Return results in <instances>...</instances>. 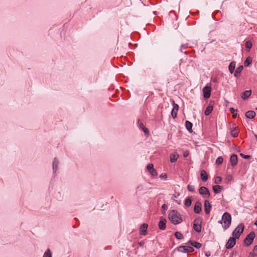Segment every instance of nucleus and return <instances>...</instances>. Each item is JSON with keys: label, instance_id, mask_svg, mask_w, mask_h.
Returning <instances> with one entry per match:
<instances>
[{"label": "nucleus", "instance_id": "obj_23", "mask_svg": "<svg viewBox=\"0 0 257 257\" xmlns=\"http://www.w3.org/2000/svg\"><path fill=\"white\" fill-rule=\"evenodd\" d=\"M192 197H188L186 199L184 203V205L187 207H188L191 205L192 204Z\"/></svg>", "mask_w": 257, "mask_h": 257}, {"label": "nucleus", "instance_id": "obj_36", "mask_svg": "<svg viewBox=\"0 0 257 257\" xmlns=\"http://www.w3.org/2000/svg\"><path fill=\"white\" fill-rule=\"evenodd\" d=\"M187 189H188V190L189 191L192 192H193L195 191V189H194V186H193L192 185H190V184H189L188 185Z\"/></svg>", "mask_w": 257, "mask_h": 257}, {"label": "nucleus", "instance_id": "obj_44", "mask_svg": "<svg viewBox=\"0 0 257 257\" xmlns=\"http://www.w3.org/2000/svg\"><path fill=\"white\" fill-rule=\"evenodd\" d=\"M187 47V46L186 45H182L181 46V48H180V51H181V52H182V49H185Z\"/></svg>", "mask_w": 257, "mask_h": 257}, {"label": "nucleus", "instance_id": "obj_38", "mask_svg": "<svg viewBox=\"0 0 257 257\" xmlns=\"http://www.w3.org/2000/svg\"><path fill=\"white\" fill-rule=\"evenodd\" d=\"M149 172L151 173V174L153 176H157V171L155 169H152V170H151L150 171H149Z\"/></svg>", "mask_w": 257, "mask_h": 257}, {"label": "nucleus", "instance_id": "obj_1", "mask_svg": "<svg viewBox=\"0 0 257 257\" xmlns=\"http://www.w3.org/2000/svg\"><path fill=\"white\" fill-rule=\"evenodd\" d=\"M169 219L174 224H177L181 223L182 221L179 213L175 210H171L169 213Z\"/></svg>", "mask_w": 257, "mask_h": 257}, {"label": "nucleus", "instance_id": "obj_52", "mask_svg": "<svg viewBox=\"0 0 257 257\" xmlns=\"http://www.w3.org/2000/svg\"><path fill=\"white\" fill-rule=\"evenodd\" d=\"M240 156H241L243 157V156H244V155H243L242 154H240Z\"/></svg>", "mask_w": 257, "mask_h": 257}, {"label": "nucleus", "instance_id": "obj_22", "mask_svg": "<svg viewBox=\"0 0 257 257\" xmlns=\"http://www.w3.org/2000/svg\"><path fill=\"white\" fill-rule=\"evenodd\" d=\"M222 189V187L218 185L214 186L213 187V190L215 193H219Z\"/></svg>", "mask_w": 257, "mask_h": 257}, {"label": "nucleus", "instance_id": "obj_3", "mask_svg": "<svg viewBox=\"0 0 257 257\" xmlns=\"http://www.w3.org/2000/svg\"><path fill=\"white\" fill-rule=\"evenodd\" d=\"M244 230V225L243 223H240L233 230L232 235L236 239L239 238L240 235L242 233Z\"/></svg>", "mask_w": 257, "mask_h": 257}, {"label": "nucleus", "instance_id": "obj_15", "mask_svg": "<svg viewBox=\"0 0 257 257\" xmlns=\"http://www.w3.org/2000/svg\"><path fill=\"white\" fill-rule=\"evenodd\" d=\"M230 162L232 166H235L237 163V156L235 154H232L230 158Z\"/></svg>", "mask_w": 257, "mask_h": 257}, {"label": "nucleus", "instance_id": "obj_43", "mask_svg": "<svg viewBox=\"0 0 257 257\" xmlns=\"http://www.w3.org/2000/svg\"><path fill=\"white\" fill-rule=\"evenodd\" d=\"M160 178H163V179H166L167 178V175L166 174H162L160 175Z\"/></svg>", "mask_w": 257, "mask_h": 257}, {"label": "nucleus", "instance_id": "obj_8", "mask_svg": "<svg viewBox=\"0 0 257 257\" xmlns=\"http://www.w3.org/2000/svg\"><path fill=\"white\" fill-rule=\"evenodd\" d=\"M199 193L204 196V197H208L210 196V192L208 189L204 186L201 187L199 190Z\"/></svg>", "mask_w": 257, "mask_h": 257}, {"label": "nucleus", "instance_id": "obj_5", "mask_svg": "<svg viewBox=\"0 0 257 257\" xmlns=\"http://www.w3.org/2000/svg\"><path fill=\"white\" fill-rule=\"evenodd\" d=\"M255 237V233L254 232L251 231L248 234H247L244 240V243L246 246L250 245L253 242V240Z\"/></svg>", "mask_w": 257, "mask_h": 257}, {"label": "nucleus", "instance_id": "obj_6", "mask_svg": "<svg viewBox=\"0 0 257 257\" xmlns=\"http://www.w3.org/2000/svg\"><path fill=\"white\" fill-rule=\"evenodd\" d=\"M236 239L233 236L230 237L226 243L225 247L227 249L232 248L236 243Z\"/></svg>", "mask_w": 257, "mask_h": 257}, {"label": "nucleus", "instance_id": "obj_35", "mask_svg": "<svg viewBox=\"0 0 257 257\" xmlns=\"http://www.w3.org/2000/svg\"><path fill=\"white\" fill-rule=\"evenodd\" d=\"M221 181H222L221 178L220 177L217 176L215 178L214 182L216 184H219L221 183Z\"/></svg>", "mask_w": 257, "mask_h": 257}, {"label": "nucleus", "instance_id": "obj_45", "mask_svg": "<svg viewBox=\"0 0 257 257\" xmlns=\"http://www.w3.org/2000/svg\"><path fill=\"white\" fill-rule=\"evenodd\" d=\"M162 209H163L164 210H167V206L166 205V204H163L162 206Z\"/></svg>", "mask_w": 257, "mask_h": 257}, {"label": "nucleus", "instance_id": "obj_19", "mask_svg": "<svg viewBox=\"0 0 257 257\" xmlns=\"http://www.w3.org/2000/svg\"><path fill=\"white\" fill-rule=\"evenodd\" d=\"M243 68V67L242 65L239 66L236 68L234 72V76L236 77H238L240 76V73L242 71Z\"/></svg>", "mask_w": 257, "mask_h": 257}, {"label": "nucleus", "instance_id": "obj_48", "mask_svg": "<svg viewBox=\"0 0 257 257\" xmlns=\"http://www.w3.org/2000/svg\"><path fill=\"white\" fill-rule=\"evenodd\" d=\"M253 251L255 252L257 251V245L254 246L253 248Z\"/></svg>", "mask_w": 257, "mask_h": 257}, {"label": "nucleus", "instance_id": "obj_33", "mask_svg": "<svg viewBox=\"0 0 257 257\" xmlns=\"http://www.w3.org/2000/svg\"><path fill=\"white\" fill-rule=\"evenodd\" d=\"M43 257H52L51 250L50 249H48L45 252Z\"/></svg>", "mask_w": 257, "mask_h": 257}, {"label": "nucleus", "instance_id": "obj_17", "mask_svg": "<svg viewBox=\"0 0 257 257\" xmlns=\"http://www.w3.org/2000/svg\"><path fill=\"white\" fill-rule=\"evenodd\" d=\"M251 90H245L241 94V97L243 99H245L251 95Z\"/></svg>", "mask_w": 257, "mask_h": 257}, {"label": "nucleus", "instance_id": "obj_14", "mask_svg": "<svg viewBox=\"0 0 257 257\" xmlns=\"http://www.w3.org/2000/svg\"><path fill=\"white\" fill-rule=\"evenodd\" d=\"M231 131V135L234 137L236 138L238 136V134L239 133V129L237 127H232L230 128Z\"/></svg>", "mask_w": 257, "mask_h": 257}, {"label": "nucleus", "instance_id": "obj_53", "mask_svg": "<svg viewBox=\"0 0 257 257\" xmlns=\"http://www.w3.org/2000/svg\"><path fill=\"white\" fill-rule=\"evenodd\" d=\"M206 256H209V255H208V254H207V253H206Z\"/></svg>", "mask_w": 257, "mask_h": 257}, {"label": "nucleus", "instance_id": "obj_46", "mask_svg": "<svg viewBox=\"0 0 257 257\" xmlns=\"http://www.w3.org/2000/svg\"><path fill=\"white\" fill-rule=\"evenodd\" d=\"M250 157L249 155H244L243 156V158L244 159H249Z\"/></svg>", "mask_w": 257, "mask_h": 257}, {"label": "nucleus", "instance_id": "obj_40", "mask_svg": "<svg viewBox=\"0 0 257 257\" xmlns=\"http://www.w3.org/2000/svg\"><path fill=\"white\" fill-rule=\"evenodd\" d=\"M142 130L143 131V132H144V133L146 135L148 134L149 133L148 129L147 128H146L145 126H144V127H142Z\"/></svg>", "mask_w": 257, "mask_h": 257}, {"label": "nucleus", "instance_id": "obj_31", "mask_svg": "<svg viewBox=\"0 0 257 257\" xmlns=\"http://www.w3.org/2000/svg\"><path fill=\"white\" fill-rule=\"evenodd\" d=\"M223 159L222 157H219L216 160L215 163L217 165H220L223 163Z\"/></svg>", "mask_w": 257, "mask_h": 257}, {"label": "nucleus", "instance_id": "obj_7", "mask_svg": "<svg viewBox=\"0 0 257 257\" xmlns=\"http://www.w3.org/2000/svg\"><path fill=\"white\" fill-rule=\"evenodd\" d=\"M211 88L210 86H206L203 89V96L207 99L210 96Z\"/></svg>", "mask_w": 257, "mask_h": 257}, {"label": "nucleus", "instance_id": "obj_39", "mask_svg": "<svg viewBox=\"0 0 257 257\" xmlns=\"http://www.w3.org/2000/svg\"><path fill=\"white\" fill-rule=\"evenodd\" d=\"M147 168L148 170L150 171L152 169H154V166L152 164H150L147 166Z\"/></svg>", "mask_w": 257, "mask_h": 257}, {"label": "nucleus", "instance_id": "obj_49", "mask_svg": "<svg viewBox=\"0 0 257 257\" xmlns=\"http://www.w3.org/2000/svg\"><path fill=\"white\" fill-rule=\"evenodd\" d=\"M139 243H140V245L141 246H142V245H143V244H144V242H140Z\"/></svg>", "mask_w": 257, "mask_h": 257}, {"label": "nucleus", "instance_id": "obj_51", "mask_svg": "<svg viewBox=\"0 0 257 257\" xmlns=\"http://www.w3.org/2000/svg\"><path fill=\"white\" fill-rule=\"evenodd\" d=\"M254 224L257 226V220H256V221L255 222Z\"/></svg>", "mask_w": 257, "mask_h": 257}, {"label": "nucleus", "instance_id": "obj_2", "mask_svg": "<svg viewBox=\"0 0 257 257\" xmlns=\"http://www.w3.org/2000/svg\"><path fill=\"white\" fill-rule=\"evenodd\" d=\"M222 220L224 223L223 227L224 229H227L231 224V216L228 212H225L222 216Z\"/></svg>", "mask_w": 257, "mask_h": 257}, {"label": "nucleus", "instance_id": "obj_24", "mask_svg": "<svg viewBox=\"0 0 257 257\" xmlns=\"http://www.w3.org/2000/svg\"><path fill=\"white\" fill-rule=\"evenodd\" d=\"M235 62H231L228 67V69L229 70V72L232 74L235 69Z\"/></svg>", "mask_w": 257, "mask_h": 257}, {"label": "nucleus", "instance_id": "obj_28", "mask_svg": "<svg viewBox=\"0 0 257 257\" xmlns=\"http://www.w3.org/2000/svg\"><path fill=\"white\" fill-rule=\"evenodd\" d=\"M251 62L252 58L250 57H248L246 58L245 61H244V65L246 67L251 64Z\"/></svg>", "mask_w": 257, "mask_h": 257}, {"label": "nucleus", "instance_id": "obj_37", "mask_svg": "<svg viewBox=\"0 0 257 257\" xmlns=\"http://www.w3.org/2000/svg\"><path fill=\"white\" fill-rule=\"evenodd\" d=\"M178 250L180 252L185 253V246H180L178 248Z\"/></svg>", "mask_w": 257, "mask_h": 257}, {"label": "nucleus", "instance_id": "obj_30", "mask_svg": "<svg viewBox=\"0 0 257 257\" xmlns=\"http://www.w3.org/2000/svg\"><path fill=\"white\" fill-rule=\"evenodd\" d=\"M194 250L193 247L185 246V253L187 252H191Z\"/></svg>", "mask_w": 257, "mask_h": 257}, {"label": "nucleus", "instance_id": "obj_29", "mask_svg": "<svg viewBox=\"0 0 257 257\" xmlns=\"http://www.w3.org/2000/svg\"><path fill=\"white\" fill-rule=\"evenodd\" d=\"M229 110L231 113H232V117L233 118H235L237 116V109H235L232 107L230 108Z\"/></svg>", "mask_w": 257, "mask_h": 257}, {"label": "nucleus", "instance_id": "obj_54", "mask_svg": "<svg viewBox=\"0 0 257 257\" xmlns=\"http://www.w3.org/2000/svg\"><path fill=\"white\" fill-rule=\"evenodd\" d=\"M206 256H209V255H208V254H207V253H206Z\"/></svg>", "mask_w": 257, "mask_h": 257}, {"label": "nucleus", "instance_id": "obj_32", "mask_svg": "<svg viewBox=\"0 0 257 257\" xmlns=\"http://www.w3.org/2000/svg\"><path fill=\"white\" fill-rule=\"evenodd\" d=\"M175 236L178 239H182L183 238V235L180 232H176L175 233Z\"/></svg>", "mask_w": 257, "mask_h": 257}, {"label": "nucleus", "instance_id": "obj_41", "mask_svg": "<svg viewBox=\"0 0 257 257\" xmlns=\"http://www.w3.org/2000/svg\"><path fill=\"white\" fill-rule=\"evenodd\" d=\"M180 195L179 193H175L174 194L172 197V199H174L175 198H177Z\"/></svg>", "mask_w": 257, "mask_h": 257}, {"label": "nucleus", "instance_id": "obj_11", "mask_svg": "<svg viewBox=\"0 0 257 257\" xmlns=\"http://www.w3.org/2000/svg\"><path fill=\"white\" fill-rule=\"evenodd\" d=\"M166 220L163 217H161L159 222V228L160 229L164 230L166 228Z\"/></svg>", "mask_w": 257, "mask_h": 257}, {"label": "nucleus", "instance_id": "obj_42", "mask_svg": "<svg viewBox=\"0 0 257 257\" xmlns=\"http://www.w3.org/2000/svg\"><path fill=\"white\" fill-rule=\"evenodd\" d=\"M189 154V152L188 151H186L183 153V156L184 157H187Z\"/></svg>", "mask_w": 257, "mask_h": 257}, {"label": "nucleus", "instance_id": "obj_4", "mask_svg": "<svg viewBox=\"0 0 257 257\" xmlns=\"http://www.w3.org/2000/svg\"><path fill=\"white\" fill-rule=\"evenodd\" d=\"M202 219L200 217H197L193 221V228L197 232H200L201 230Z\"/></svg>", "mask_w": 257, "mask_h": 257}, {"label": "nucleus", "instance_id": "obj_18", "mask_svg": "<svg viewBox=\"0 0 257 257\" xmlns=\"http://www.w3.org/2000/svg\"><path fill=\"white\" fill-rule=\"evenodd\" d=\"M255 116V113L254 111L249 110L245 113V116L249 119L253 118Z\"/></svg>", "mask_w": 257, "mask_h": 257}, {"label": "nucleus", "instance_id": "obj_27", "mask_svg": "<svg viewBox=\"0 0 257 257\" xmlns=\"http://www.w3.org/2000/svg\"><path fill=\"white\" fill-rule=\"evenodd\" d=\"M58 165V161L56 158H54L53 162V169L56 172L57 169V166Z\"/></svg>", "mask_w": 257, "mask_h": 257}, {"label": "nucleus", "instance_id": "obj_50", "mask_svg": "<svg viewBox=\"0 0 257 257\" xmlns=\"http://www.w3.org/2000/svg\"><path fill=\"white\" fill-rule=\"evenodd\" d=\"M222 221H222V220H220V221H218V223H221H221H222Z\"/></svg>", "mask_w": 257, "mask_h": 257}, {"label": "nucleus", "instance_id": "obj_9", "mask_svg": "<svg viewBox=\"0 0 257 257\" xmlns=\"http://www.w3.org/2000/svg\"><path fill=\"white\" fill-rule=\"evenodd\" d=\"M173 108L172 110L171 115L173 118H175L177 117V112L179 109V106L177 104L175 103L174 100H173Z\"/></svg>", "mask_w": 257, "mask_h": 257}, {"label": "nucleus", "instance_id": "obj_26", "mask_svg": "<svg viewBox=\"0 0 257 257\" xmlns=\"http://www.w3.org/2000/svg\"><path fill=\"white\" fill-rule=\"evenodd\" d=\"M190 242L191 244L193 246L196 247V248H198V249L200 248H201V247L202 246V244L198 242L197 241H190Z\"/></svg>", "mask_w": 257, "mask_h": 257}, {"label": "nucleus", "instance_id": "obj_13", "mask_svg": "<svg viewBox=\"0 0 257 257\" xmlns=\"http://www.w3.org/2000/svg\"><path fill=\"white\" fill-rule=\"evenodd\" d=\"M148 228V224L144 223L142 224L140 228V233L141 235H145L147 234V230Z\"/></svg>", "mask_w": 257, "mask_h": 257}, {"label": "nucleus", "instance_id": "obj_20", "mask_svg": "<svg viewBox=\"0 0 257 257\" xmlns=\"http://www.w3.org/2000/svg\"><path fill=\"white\" fill-rule=\"evenodd\" d=\"M213 106L211 105L210 104L207 106L206 109L204 112V114L205 115H209L211 112L212 111Z\"/></svg>", "mask_w": 257, "mask_h": 257}, {"label": "nucleus", "instance_id": "obj_10", "mask_svg": "<svg viewBox=\"0 0 257 257\" xmlns=\"http://www.w3.org/2000/svg\"><path fill=\"white\" fill-rule=\"evenodd\" d=\"M202 209V204L199 201H197L194 205V211L196 213H199Z\"/></svg>", "mask_w": 257, "mask_h": 257}, {"label": "nucleus", "instance_id": "obj_34", "mask_svg": "<svg viewBox=\"0 0 257 257\" xmlns=\"http://www.w3.org/2000/svg\"><path fill=\"white\" fill-rule=\"evenodd\" d=\"M252 43L250 41H247L245 42V47L246 48V49H250L252 47Z\"/></svg>", "mask_w": 257, "mask_h": 257}, {"label": "nucleus", "instance_id": "obj_16", "mask_svg": "<svg viewBox=\"0 0 257 257\" xmlns=\"http://www.w3.org/2000/svg\"><path fill=\"white\" fill-rule=\"evenodd\" d=\"M200 176L201 179L204 182L206 181L208 179V175L204 170H202L201 171Z\"/></svg>", "mask_w": 257, "mask_h": 257}, {"label": "nucleus", "instance_id": "obj_47", "mask_svg": "<svg viewBox=\"0 0 257 257\" xmlns=\"http://www.w3.org/2000/svg\"><path fill=\"white\" fill-rule=\"evenodd\" d=\"M139 125H140V128H141L142 129V127H144V126H145V125L143 124V123L142 122H141L139 124Z\"/></svg>", "mask_w": 257, "mask_h": 257}, {"label": "nucleus", "instance_id": "obj_21", "mask_svg": "<svg viewBox=\"0 0 257 257\" xmlns=\"http://www.w3.org/2000/svg\"><path fill=\"white\" fill-rule=\"evenodd\" d=\"M179 157V155L177 154L174 153L170 155V161L172 163L175 162Z\"/></svg>", "mask_w": 257, "mask_h": 257}, {"label": "nucleus", "instance_id": "obj_12", "mask_svg": "<svg viewBox=\"0 0 257 257\" xmlns=\"http://www.w3.org/2000/svg\"><path fill=\"white\" fill-rule=\"evenodd\" d=\"M211 208V205H210L208 200H205L204 201V211L205 213L209 214Z\"/></svg>", "mask_w": 257, "mask_h": 257}, {"label": "nucleus", "instance_id": "obj_25", "mask_svg": "<svg viewBox=\"0 0 257 257\" xmlns=\"http://www.w3.org/2000/svg\"><path fill=\"white\" fill-rule=\"evenodd\" d=\"M185 126H186V127L187 129V130L189 132H192V123L191 122H190L189 121L187 120L186 121V122H185Z\"/></svg>", "mask_w": 257, "mask_h": 257}]
</instances>
